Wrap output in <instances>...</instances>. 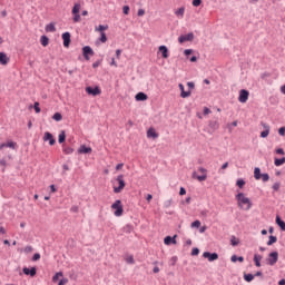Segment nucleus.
I'll return each instance as SVG.
<instances>
[{"mask_svg":"<svg viewBox=\"0 0 285 285\" xmlns=\"http://www.w3.org/2000/svg\"><path fill=\"white\" fill-rule=\"evenodd\" d=\"M248 95H249L248 90L242 89V90L239 91L238 101H239L240 104H246V101H248Z\"/></svg>","mask_w":285,"mask_h":285,"instance_id":"6e6552de","label":"nucleus"},{"mask_svg":"<svg viewBox=\"0 0 285 285\" xmlns=\"http://www.w3.org/2000/svg\"><path fill=\"white\" fill-rule=\"evenodd\" d=\"M127 264H135V258L132 256H128L126 258Z\"/></svg>","mask_w":285,"mask_h":285,"instance_id":"8fccbe9b","label":"nucleus"},{"mask_svg":"<svg viewBox=\"0 0 285 285\" xmlns=\"http://www.w3.org/2000/svg\"><path fill=\"white\" fill-rule=\"evenodd\" d=\"M198 170L202 173V175H208V169L204 167H198Z\"/></svg>","mask_w":285,"mask_h":285,"instance_id":"3c124183","label":"nucleus"},{"mask_svg":"<svg viewBox=\"0 0 285 285\" xmlns=\"http://www.w3.org/2000/svg\"><path fill=\"white\" fill-rule=\"evenodd\" d=\"M184 55H185L186 57L193 55V49H185V50H184Z\"/></svg>","mask_w":285,"mask_h":285,"instance_id":"5fc2aeb1","label":"nucleus"},{"mask_svg":"<svg viewBox=\"0 0 285 285\" xmlns=\"http://www.w3.org/2000/svg\"><path fill=\"white\" fill-rule=\"evenodd\" d=\"M193 39H195V35L193 32H189V33H187L185 36H180L178 38V41L180 43H186V41H193Z\"/></svg>","mask_w":285,"mask_h":285,"instance_id":"9b49d317","label":"nucleus"},{"mask_svg":"<svg viewBox=\"0 0 285 285\" xmlns=\"http://www.w3.org/2000/svg\"><path fill=\"white\" fill-rule=\"evenodd\" d=\"M199 226H202V222L199 220H195L194 223H191V228H199Z\"/></svg>","mask_w":285,"mask_h":285,"instance_id":"37998d69","label":"nucleus"},{"mask_svg":"<svg viewBox=\"0 0 285 285\" xmlns=\"http://www.w3.org/2000/svg\"><path fill=\"white\" fill-rule=\"evenodd\" d=\"M230 262H233V263H235V262H244V256H239V257H237V255H233L232 257H230Z\"/></svg>","mask_w":285,"mask_h":285,"instance_id":"2f4dec72","label":"nucleus"},{"mask_svg":"<svg viewBox=\"0 0 285 285\" xmlns=\"http://www.w3.org/2000/svg\"><path fill=\"white\" fill-rule=\"evenodd\" d=\"M178 88H179V90L181 91V92H180V97H181L183 99H186V98L190 97V95H191L190 90H189V91H186V90L184 89V85H183V83H179V85H178Z\"/></svg>","mask_w":285,"mask_h":285,"instance_id":"2eb2a0df","label":"nucleus"},{"mask_svg":"<svg viewBox=\"0 0 285 285\" xmlns=\"http://www.w3.org/2000/svg\"><path fill=\"white\" fill-rule=\"evenodd\" d=\"M100 41L101 43H106L108 41V38L106 37V32L100 33Z\"/></svg>","mask_w":285,"mask_h":285,"instance_id":"a19ab883","label":"nucleus"},{"mask_svg":"<svg viewBox=\"0 0 285 285\" xmlns=\"http://www.w3.org/2000/svg\"><path fill=\"white\" fill-rule=\"evenodd\" d=\"M276 154L277 155H284V149H282V148L276 149Z\"/></svg>","mask_w":285,"mask_h":285,"instance_id":"0e129e2a","label":"nucleus"},{"mask_svg":"<svg viewBox=\"0 0 285 285\" xmlns=\"http://www.w3.org/2000/svg\"><path fill=\"white\" fill-rule=\"evenodd\" d=\"M79 155H90L92 153V148L87 147L86 145H81L78 149Z\"/></svg>","mask_w":285,"mask_h":285,"instance_id":"ddd939ff","label":"nucleus"},{"mask_svg":"<svg viewBox=\"0 0 285 285\" xmlns=\"http://www.w3.org/2000/svg\"><path fill=\"white\" fill-rule=\"evenodd\" d=\"M203 257L205 259H208V262H215V261L219 259V255L217 253H209V252H205L203 254Z\"/></svg>","mask_w":285,"mask_h":285,"instance_id":"0eeeda50","label":"nucleus"},{"mask_svg":"<svg viewBox=\"0 0 285 285\" xmlns=\"http://www.w3.org/2000/svg\"><path fill=\"white\" fill-rule=\"evenodd\" d=\"M52 119H55V121H61V119H63V116H61V114H59V112H56L52 116Z\"/></svg>","mask_w":285,"mask_h":285,"instance_id":"4c0bfd02","label":"nucleus"},{"mask_svg":"<svg viewBox=\"0 0 285 285\" xmlns=\"http://www.w3.org/2000/svg\"><path fill=\"white\" fill-rule=\"evenodd\" d=\"M261 179L266 183L268 179H271V176L268 174H262Z\"/></svg>","mask_w":285,"mask_h":285,"instance_id":"a18cd8bd","label":"nucleus"},{"mask_svg":"<svg viewBox=\"0 0 285 285\" xmlns=\"http://www.w3.org/2000/svg\"><path fill=\"white\" fill-rule=\"evenodd\" d=\"M184 12H186V8L180 7L178 10L175 11L176 17L184 18Z\"/></svg>","mask_w":285,"mask_h":285,"instance_id":"c85d7f7f","label":"nucleus"},{"mask_svg":"<svg viewBox=\"0 0 285 285\" xmlns=\"http://www.w3.org/2000/svg\"><path fill=\"white\" fill-rule=\"evenodd\" d=\"M22 272L24 275H30V277H35L37 275V268L32 267L31 269L28 267H23Z\"/></svg>","mask_w":285,"mask_h":285,"instance_id":"dca6fc26","label":"nucleus"},{"mask_svg":"<svg viewBox=\"0 0 285 285\" xmlns=\"http://www.w3.org/2000/svg\"><path fill=\"white\" fill-rule=\"evenodd\" d=\"M285 157L283 158H275L274 164L275 166H284Z\"/></svg>","mask_w":285,"mask_h":285,"instance_id":"7c9ffc66","label":"nucleus"},{"mask_svg":"<svg viewBox=\"0 0 285 285\" xmlns=\"http://www.w3.org/2000/svg\"><path fill=\"white\" fill-rule=\"evenodd\" d=\"M40 42H41V46H43V48H46L48 46V43H50V39L48 38V36H41Z\"/></svg>","mask_w":285,"mask_h":285,"instance_id":"393cba45","label":"nucleus"},{"mask_svg":"<svg viewBox=\"0 0 285 285\" xmlns=\"http://www.w3.org/2000/svg\"><path fill=\"white\" fill-rule=\"evenodd\" d=\"M100 63H101L100 61L94 62V63H92V68H99Z\"/></svg>","mask_w":285,"mask_h":285,"instance_id":"69168bd1","label":"nucleus"},{"mask_svg":"<svg viewBox=\"0 0 285 285\" xmlns=\"http://www.w3.org/2000/svg\"><path fill=\"white\" fill-rule=\"evenodd\" d=\"M187 87L193 90L195 88V82H187Z\"/></svg>","mask_w":285,"mask_h":285,"instance_id":"052dcab7","label":"nucleus"},{"mask_svg":"<svg viewBox=\"0 0 285 285\" xmlns=\"http://www.w3.org/2000/svg\"><path fill=\"white\" fill-rule=\"evenodd\" d=\"M117 181L119 184L118 187H114V193L119 194L124 188H126V181L124 180V175H119L117 177Z\"/></svg>","mask_w":285,"mask_h":285,"instance_id":"39448f33","label":"nucleus"},{"mask_svg":"<svg viewBox=\"0 0 285 285\" xmlns=\"http://www.w3.org/2000/svg\"><path fill=\"white\" fill-rule=\"evenodd\" d=\"M137 14L138 17H144V14H146V11L144 9H139Z\"/></svg>","mask_w":285,"mask_h":285,"instance_id":"13d9d810","label":"nucleus"},{"mask_svg":"<svg viewBox=\"0 0 285 285\" xmlns=\"http://www.w3.org/2000/svg\"><path fill=\"white\" fill-rule=\"evenodd\" d=\"M230 244L233 246H239V238H236L235 236L230 237Z\"/></svg>","mask_w":285,"mask_h":285,"instance_id":"72a5a7b5","label":"nucleus"},{"mask_svg":"<svg viewBox=\"0 0 285 285\" xmlns=\"http://www.w3.org/2000/svg\"><path fill=\"white\" fill-rule=\"evenodd\" d=\"M3 148H12V150H14L17 148V142L10 141V142L0 145V150H3Z\"/></svg>","mask_w":285,"mask_h":285,"instance_id":"412c9836","label":"nucleus"},{"mask_svg":"<svg viewBox=\"0 0 285 285\" xmlns=\"http://www.w3.org/2000/svg\"><path fill=\"white\" fill-rule=\"evenodd\" d=\"M204 115H210V110L208 109V107L204 108Z\"/></svg>","mask_w":285,"mask_h":285,"instance_id":"338daca9","label":"nucleus"},{"mask_svg":"<svg viewBox=\"0 0 285 285\" xmlns=\"http://www.w3.org/2000/svg\"><path fill=\"white\" fill-rule=\"evenodd\" d=\"M244 279H245V282H253V279H255V275H253V274H245L244 275Z\"/></svg>","mask_w":285,"mask_h":285,"instance_id":"f704fd0d","label":"nucleus"},{"mask_svg":"<svg viewBox=\"0 0 285 285\" xmlns=\"http://www.w3.org/2000/svg\"><path fill=\"white\" fill-rule=\"evenodd\" d=\"M254 262H255V266H257V268H259L262 266V255L259 254H255L254 255Z\"/></svg>","mask_w":285,"mask_h":285,"instance_id":"5701e85b","label":"nucleus"},{"mask_svg":"<svg viewBox=\"0 0 285 285\" xmlns=\"http://www.w3.org/2000/svg\"><path fill=\"white\" fill-rule=\"evenodd\" d=\"M158 50L161 52L163 59H168V47L163 45L158 48Z\"/></svg>","mask_w":285,"mask_h":285,"instance_id":"aec40b11","label":"nucleus"},{"mask_svg":"<svg viewBox=\"0 0 285 285\" xmlns=\"http://www.w3.org/2000/svg\"><path fill=\"white\" fill-rule=\"evenodd\" d=\"M164 244L166 246H170V244H177V235H174V237H171V236L165 237Z\"/></svg>","mask_w":285,"mask_h":285,"instance_id":"4468645a","label":"nucleus"},{"mask_svg":"<svg viewBox=\"0 0 285 285\" xmlns=\"http://www.w3.org/2000/svg\"><path fill=\"white\" fill-rule=\"evenodd\" d=\"M122 12H124V14H129V12H130V7L125 6V7L122 8Z\"/></svg>","mask_w":285,"mask_h":285,"instance_id":"603ef678","label":"nucleus"},{"mask_svg":"<svg viewBox=\"0 0 285 285\" xmlns=\"http://www.w3.org/2000/svg\"><path fill=\"white\" fill-rule=\"evenodd\" d=\"M62 40H63L65 48H69L70 47V32L62 33Z\"/></svg>","mask_w":285,"mask_h":285,"instance_id":"f3484780","label":"nucleus"},{"mask_svg":"<svg viewBox=\"0 0 285 285\" xmlns=\"http://www.w3.org/2000/svg\"><path fill=\"white\" fill-rule=\"evenodd\" d=\"M261 125L264 128V131L261 132V137L263 139H266V137H268V135H271V126H268V124H266V122H261Z\"/></svg>","mask_w":285,"mask_h":285,"instance_id":"9d476101","label":"nucleus"},{"mask_svg":"<svg viewBox=\"0 0 285 285\" xmlns=\"http://www.w3.org/2000/svg\"><path fill=\"white\" fill-rule=\"evenodd\" d=\"M82 55L87 61H90V57L95 56V51L92 48H90V46H86L82 48Z\"/></svg>","mask_w":285,"mask_h":285,"instance_id":"423d86ee","label":"nucleus"},{"mask_svg":"<svg viewBox=\"0 0 285 285\" xmlns=\"http://www.w3.org/2000/svg\"><path fill=\"white\" fill-rule=\"evenodd\" d=\"M278 134L281 135V137H284V135H285V127H281L278 129Z\"/></svg>","mask_w":285,"mask_h":285,"instance_id":"4d7b16f0","label":"nucleus"},{"mask_svg":"<svg viewBox=\"0 0 285 285\" xmlns=\"http://www.w3.org/2000/svg\"><path fill=\"white\" fill-rule=\"evenodd\" d=\"M279 186H281L279 183H275L272 188L273 190H279Z\"/></svg>","mask_w":285,"mask_h":285,"instance_id":"bf43d9fd","label":"nucleus"},{"mask_svg":"<svg viewBox=\"0 0 285 285\" xmlns=\"http://www.w3.org/2000/svg\"><path fill=\"white\" fill-rule=\"evenodd\" d=\"M68 284V278H61L58 283V285H66Z\"/></svg>","mask_w":285,"mask_h":285,"instance_id":"6e6d98bb","label":"nucleus"},{"mask_svg":"<svg viewBox=\"0 0 285 285\" xmlns=\"http://www.w3.org/2000/svg\"><path fill=\"white\" fill-rule=\"evenodd\" d=\"M209 128H212V130H218L219 129V121L210 120L209 121Z\"/></svg>","mask_w":285,"mask_h":285,"instance_id":"b1692460","label":"nucleus"},{"mask_svg":"<svg viewBox=\"0 0 285 285\" xmlns=\"http://www.w3.org/2000/svg\"><path fill=\"white\" fill-rule=\"evenodd\" d=\"M277 242V236H269V240L267 242V246H273Z\"/></svg>","mask_w":285,"mask_h":285,"instance_id":"473e14b6","label":"nucleus"},{"mask_svg":"<svg viewBox=\"0 0 285 285\" xmlns=\"http://www.w3.org/2000/svg\"><path fill=\"white\" fill-rule=\"evenodd\" d=\"M87 95H92V97H97V95H101V89L99 87H86Z\"/></svg>","mask_w":285,"mask_h":285,"instance_id":"1a4fd4ad","label":"nucleus"},{"mask_svg":"<svg viewBox=\"0 0 285 285\" xmlns=\"http://www.w3.org/2000/svg\"><path fill=\"white\" fill-rule=\"evenodd\" d=\"M39 259H41V254L36 253V254L33 255V257H32V261H33V262H39Z\"/></svg>","mask_w":285,"mask_h":285,"instance_id":"de8ad7c7","label":"nucleus"},{"mask_svg":"<svg viewBox=\"0 0 285 285\" xmlns=\"http://www.w3.org/2000/svg\"><path fill=\"white\" fill-rule=\"evenodd\" d=\"M9 61H10V58H8V55H6L4 52H0L1 66H8Z\"/></svg>","mask_w":285,"mask_h":285,"instance_id":"a211bd4d","label":"nucleus"},{"mask_svg":"<svg viewBox=\"0 0 285 285\" xmlns=\"http://www.w3.org/2000/svg\"><path fill=\"white\" fill-rule=\"evenodd\" d=\"M136 101H147L148 100V95H146L145 92H138L135 96Z\"/></svg>","mask_w":285,"mask_h":285,"instance_id":"6ab92c4d","label":"nucleus"},{"mask_svg":"<svg viewBox=\"0 0 285 285\" xmlns=\"http://www.w3.org/2000/svg\"><path fill=\"white\" fill-rule=\"evenodd\" d=\"M24 253H32V246H27L24 248Z\"/></svg>","mask_w":285,"mask_h":285,"instance_id":"680f3d73","label":"nucleus"},{"mask_svg":"<svg viewBox=\"0 0 285 285\" xmlns=\"http://www.w3.org/2000/svg\"><path fill=\"white\" fill-rule=\"evenodd\" d=\"M45 30L46 32H57V27H55V22H51L46 26Z\"/></svg>","mask_w":285,"mask_h":285,"instance_id":"4be33fe9","label":"nucleus"},{"mask_svg":"<svg viewBox=\"0 0 285 285\" xmlns=\"http://www.w3.org/2000/svg\"><path fill=\"white\" fill-rule=\"evenodd\" d=\"M33 108H35V111L37 114L41 112V108L39 107V102H35Z\"/></svg>","mask_w":285,"mask_h":285,"instance_id":"09e8293b","label":"nucleus"},{"mask_svg":"<svg viewBox=\"0 0 285 285\" xmlns=\"http://www.w3.org/2000/svg\"><path fill=\"white\" fill-rule=\"evenodd\" d=\"M147 137H153V139H157V137L159 136L157 135V131H155V129L150 128L147 131Z\"/></svg>","mask_w":285,"mask_h":285,"instance_id":"cd10ccee","label":"nucleus"},{"mask_svg":"<svg viewBox=\"0 0 285 285\" xmlns=\"http://www.w3.org/2000/svg\"><path fill=\"white\" fill-rule=\"evenodd\" d=\"M59 277H63V273L58 272L55 274V276L52 277V282H59Z\"/></svg>","mask_w":285,"mask_h":285,"instance_id":"e433bc0d","label":"nucleus"},{"mask_svg":"<svg viewBox=\"0 0 285 285\" xmlns=\"http://www.w3.org/2000/svg\"><path fill=\"white\" fill-rule=\"evenodd\" d=\"M254 177L257 180L262 179V169L259 167L254 168Z\"/></svg>","mask_w":285,"mask_h":285,"instance_id":"a878e982","label":"nucleus"},{"mask_svg":"<svg viewBox=\"0 0 285 285\" xmlns=\"http://www.w3.org/2000/svg\"><path fill=\"white\" fill-rule=\"evenodd\" d=\"M81 10V4L80 3H76L72 8V14L75 16L73 17V22L75 23H79V21H81V14H79Z\"/></svg>","mask_w":285,"mask_h":285,"instance_id":"7ed1b4c3","label":"nucleus"},{"mask_svg":"<svg viewBox=\"0 0 285 285\" xmlns=\"http://www.w3.org/2000/svg\"><path fill=\"white\" fill-rule=\"evenodd\" d=\"M236 185L238 186V188H244V186H246V181H244V179H238L236 181Z\"/></svg>","mask_w":285,"mask_h":285,"instance_id":"ea45409f","label":"nucleus"},{"mask_svg":"<svg viewBox=\"0 0 285 285\" xmlns=\"http://www.w3.org/2000/svg\"><path fill=\"white\" fill-rule=\"evenodd\" d=\"M198 181H206V179H208V175H200L196 178Z\"/></svg>","mask_w":285,"mask_h":285,"instance_id":"79ce46f5","label":"nucleus"},{"mask_svg":"<svg viewBox=\"0 0 285 285\" xmlns=\"http://www.w3.org/2000/svg\"><path fill=\"white\" fill-rule=\"evenodd\" d=\"M278 259H279V253L272 252V253H269L268 257L266 258V262L269 266H275L277 264Z\"/></svg>","mask_w":285,"mask_h":285,"instance_id":"f03ea898","label":"nucleus"},{"mask_svg":"<svg viewBox=\"0 0 285 285\" xmlns=\"http://www.w3.org/2000/svg\"><path fill=\"white\" fill-rule=\"evenodd\" d=\"M276 224H277V226H279L281 229H283L285 232V222L282 220V218L279 216L276 217Z\"/></svg>","mask_w":285,"mask_h":285,"instance_id":"bb28decb","label":"nucleus"},{"mask_svg":"<svg viewBox=\"0 0 285 285\" xmlns=\"http://www.w3.org/2000/svg\"><path fill=\"white\" fill-rule=\"evenodd\" d=\"M194 8H199L202 6V0H193Z\"/></svg>","mask_w":285,"mask_h":285,"instance_id":"49530a36","label":"nucleus"},{"mask_svg":"<svg viewBox=\"0 0 285 285\" xmlns=\"http://www.w3.org/2000/svg\"><path fill=\"white\" fill-rule=\"evenodd\" d=\"M58 141L59 144H63V141H66V131H60L59 136H58Z\"/></svg>","mask_w":285,"mask_h":285,"instance_id":"c756f323","label":"nucleus"},{"mask_svg":"<svg viewBox=\"0 0 285 285\" xmlns=\"http://www.w3.org/2000/svg\"><path fill=\"white\" fill-rule=\"evenodd\" d=\"M164 206H165V208H170V206H173V198L165 200Z\"/></svg>","mask_w":285,"mask_h":285,"instance_id":"58836bf2","label":"nucleus"},{"mask_svg":"<svg viewBox=\"0 0 285 285\" xmlns=\"http://www.w3.org/2000/svg\"><path fill=\"white\" fill-rule=\"evenodd\" d=\"M43 141H49L50 146H55V144H57V140H55V137H52V134L49 131L45 132Z\"/></svg>","mask_w":285,"mask_h":285,"instance_id":"f8f14e48","label":"nucleus"},{"mask_svg":"<svg viewBox=\"0 0 285 285\" xmlns=\"http://www.w3.org/2000/svg\"><path fill=\"white\" fill-rule=\"evenodd\" d=\"M236 199L238 202L239 208H244V204H245L246 205L245 209L250 210V207L253 206V204L250 203V198L246 197L244 193L237 194Z\"/></svg>","mask_w":285,"mask_h":285,"instance_id":"f257e3e1","label":"nucleus"},{"mask_svg":"<svg viewBox=\"0 0 285 285\" xmlns=\"http://www.w3.org/2000/svg\"><path fill=\"white\" fill-rule=\"evenodd\" d=\"M96 30H98V32H104V30H108V26L100 24Z\"/></svg>","mask_w":285,"mask_h":285,"instance_id":"c03bdc74","label":"nucleus"},{"mask_svg":"<svg viewBox=\"0 0 285 285\" xmlns=\"http://www.w3.org/2000/svg\"><path fill=\"white\" fill-rule=\"evenodd\" d=\"M191 255H193V256L199 255V248H197V247L193 248Z\"/></svg>","mask_w":285,"mask_h":285,"instance_id":"864d4df0","label":"nucleus"},{"mask_svg":"<svg viewBox=\"0 0 285 285\" xmlns=\"http://www.w3.org/2000/svg\"><path fill=\"white\" fill-rule=\"evenodd\" d=\"M179 195H186V188L180 187Z\"/></svg>","mask_w":285,"mask_h":285,"instance_id":"e2e57ef3","label":"nucleus"},{"mask_svg":"<svg viewBox=\"0 0 285 285\" xmlns=\"http://www.w3.org/2000/svg\"><path fill=\"white\" fill-rule=\"evenodd\" d=\"M111 208L115 212L116 217H121L124 215V207L121 206V200H116L112 205Z\"/></svg>","mask_w":285,"mask_h":285,"instance_id":"20e7f679","label":"nucleus"},{"mask_svg":"<svg viewBox=\"0 0 285 285\" xmlns=\"http://www.w3.org/2000/svg\"><path fill=\"white\" fill-rule=\"evenodd\" d=\"M278 284H279V285H285V279H284V278L281 279V281L278 282Z\"/></svg>","mask_w":285,"mask_h":285,"instance_id":"774afa93","label":"nucleus"},{"mask_svg":"<svg viewBox=\"0 0 285 285\" xmlns=\"http://www.w3.org/2000/svg\"><path fill=\"white\" fill-rule=\"evenodd\" d=\"M75 153V149H72L71 147H65L63 148V154L65 155H72Z\"/></svg>","mask_w":285,"mask_h":285,"instance_id":"c9c22d12","label":"nucleus"}]
</instances>
